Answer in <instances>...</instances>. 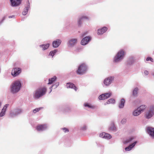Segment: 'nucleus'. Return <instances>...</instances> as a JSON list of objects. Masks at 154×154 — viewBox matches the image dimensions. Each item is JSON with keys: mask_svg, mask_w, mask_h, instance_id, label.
I'll return each mask as SVG.
<instances>
[{"mask_svg": "<svg viewBox=\"0 0 154 154\" xmlns=\"http://www.w3.org/2000/svg\"><path fill=\"white\" fill-rule=\"evenodd\" d=\"M21 87V84L20 81H15L11 85V91L13 94H16L19 91Z\"/></svg>", "mask_w": 154, "mask_h": 154, "instance_id": "f257e3e1", "label": "nucleus"}, {"mask_svg": "<svg viewBox=\"0 0 154 154\" xmlns=\"http://www.w3.org/2000/svg\"><path fill=\"white\" fill-rule=\"evenodd\" d=\"M125 52L122 50H120L117 53L114 57L113 62L116 63H118L121 62L124 58Z\"/></svg>", "mask_w": 154, "mask_h": 154, "instance_id": "f03ea898", "label": "nucleus"}, {"mask_svg": "<svg viewBox=\"0 0 154 154\" xmlns=\"http://www.w3.org/2000/svg\"><path fill=\"white\" fill-rule=\"evenodd\" d=\"M47 89L45 88H42L37 90L34 95V98L37 99L45 94Z\"/></svg>", "mask_w": 154, "mask_h": 154, "instance_id": "7ed1b4c3", "label": "nucleus"}, {"mask_svg": "<svg viewBox=\"0 0 154 154\" xmlns=\"http://www.w3.org/2000/svg\"><path fill=\"white\" fill-rule=\"evenodd\" d=\"M154 116V105H152L149 106L148 109L145 112V117L149 119L151 118Z\"/></svg>", "mask_w": 154, "mask_h": 154, "instance_id": "20e7f679", "label": "nucleus"}, {"mask_svg": "<svg viewBox=\"0 0 154 154\" xmlns=\"http://www.w3.org/2000/svg\"><path fill=\"white\" fill-rule=\"evenodd\" d=\"M87 70V65L85 63H83L80 65L79 66L76 72L78 74L82 75L85 73Z\"/></svg>", "mask_w": 154, "mask_h": 154, "instance_id": "39448f33", "label": "nucleus"}, {"mask_svg": "<svg viewBox=\"0 0 154 154\" xmlns=\"http://www.w3.org/2000/svg\"><path fill=\"white\" fill-rule=\"evenodd\" d=\"M23 112V110L20 108H16L11 111L10 114V116L12 118H13L21 114Z\"/></svg>", "mask_w": 154, "mask_h": 154, "instance_id": "423d86ee", "label": "nucleus"}, {"mask_svg": "<svg viewBox=\"0 0 154 154\" xmlns=\"http://www.w3.org/2000/svg\"><path fill=\"white\" fill-rule=\"evenodd\" d=\"M114 76H110L106 78L104 80V84L106 86H109L114 81Z\"/></svg>", "mask_w": 154, "mask_h": 154, "instance_id": "0eeeda50", "label": "nucleus"}, {"mask_svg": "<svg viewBox=\"0 0 154 154\" xmlns=\"http://www.w3.org/2000/svg\"><path fill=\"white\" fill-rule=\"evenodd\" d=\"M21 69L19 67L13 68L11 72V75L14 77H16L19 75L21 72Z\"/></svg>", "mask_w": 154, "mask_h": 154, "instance_id": "6e6552de", "label": "nucleus"}, {"mask_svg": "<svg viewBox=\"0 0 154 154\" xmlns=\"http://www.w3.org/2000/svg\"><path fill=\"white\" fill-rule=\"evenodd\" d=\"M77 42V39L76 38H72L70 39L67 42V45L69 47H74Z\"/></svg>", "mask_w": 154, "mask_h": 154, "instance_id": "1a4fd4ad", "label": "nucleus"}, {"mask_svg": "<svg viewBox=\"0 0 154 154\" xmlns=\"http://www.w3.org/2000/svg\"><path fill=\"white\" fill-rule=\"evenodd\" d=\"M112 95L110 92L102 94L100 95L98 98L100 100H104L109 97Z\"/></svg>", "mask_w": 154, "mask_h": 154, "instance_id": "9d476101", "label": "nucleus"}, {"mask_svg": "<svg viewBox=\"0 0 154 154\" xmlns=\"http://www.w3.org/2000/svg\"><path fill=\"white\" fill-rule=\"evenodd\" d=\"M48 127L47 124L40 125L37 126L36 129L38 131H42L46 130Z\"/></svg>", "mask_w": 154, "mask_h": 154, "instance_id": "9b49d317", "label": "nucleus"}, {"mask_svg": "<svg viewBox=\"0 0 154 154\" xmlns=\"http://www.w3.org/2000/svg\"><path fill=\"white\" fill-rule=\"evenodd\" d=\"M11 6L16 7L19 6L21 3V0H10Z\"/></svg>", "mask_w": 154, "mask_h": 154, "instance_id": "f8f14e48", "label": "nucleus"}, {"mask_svg": "<svg viewBox=\"0 0 154 154\" xmlns=\"http://www.w3.org/2000/svg\"><path fill=\"white\" fill-rule=\"evenodd\" d=\"M30 8V4L29 1H27L26 4L25 5V8L24 9L22 13V14L23 15H26L28 12V10Z\"/></svg>", "mask_w": 154, "mask_h": 154, "instance_id": "ddd939ff", "label": "nucleus"}, {"mask_svg": "<svg viewBox=\"0 0 154 154\" xmlns=\"http://www.w3.org/2000/svg\"><path fill=\"white\" fill-rule=\"evenodd\" d=\"M91 40L90 37L86 36L83 38L81 41V44L85 45L87 44L88 42Z\"/></svg>", "mask_w": 154, "mask_h": 154, "instance_id": "4468645a", "label": "nucleus"}, {"mask_svg": "<svg viewBox=\"0 0 154 154\" xmlns=\"http://www.w3.org/2000/svg\"><path fill=\"white\" fill-rule=\"evenodd\" d=\"M146 131L150 136L154 138V128L148 127L147 128Z\"/></svg>", "mask_w": 154, "mask_h": 154, "instance_id": "2eb2a0df", "label": "nucleus"}, {"mask_svg": "<svg viewBox=\"0 0 154 154\" xmlns=\"http://www.w3.org/2000/svg\"><path fill=\"white\" fill-rule=\"evenodd\" d=\"M61 41L60 39H57L54 41L52 42V46L54 48H57L60 45Z\"/></svg>", "mask_w": 154, "mask_h": 154, "instance_id": "dca6fc26", "label": "nucleus"}, {"mask_svg": "<svg viewBox=\"0 0 154 154\" xmlns=\"http://www.w3.org/2000/svg\"><path fill=\"white\" fill-rule=\"evenodd\" d=\"M8 105V104H6L4 106L0 112V117H2L5 115L7 109Z\"/></svg>", "mask_w": 154, "mask_h": 154, "instance_id": "f3484780", "label": "nucleus"}, {"mask_svg": "<svg viewBox=\"0 0 154 154\" xmlns=\"http://www.w3.org/2000/svg\"><path fill=\"white\" fill-rule=\"evenodd\" d=\"M107 30V28L106 27H103L102 28L99 29L97 30V33L98 35L103 34Z\"/></svg>", "mask_w": 154, "mask_h": 154, "instance_id": "a211bd4d", "label": "nucleus"}, {"mask_svg": "<svg viewBox=\"0 0 154 154\" xmlns=\"http://www.w3.org/2000/svg\"><path fill=\"white\" fill-rule=\"evenodd\" d=\"M66 86L67 88H71L74 89L76 91L77 89V88L73 83L69 82L67 83L66 85Z\"/></svg>", "mask_w": 154, "mask_h": 154, "instance_id": "6ab92c4d", "label": "nucleus"}, {"mask_svg": "<svg viewBox=\"0 0 154 154\" xmlns=\"http://www.w3.org/2000/svg\"><path fill=\"white\" fill-rule=\"evenodd\" d=\"M59 85V82H57L54 83L52 85H51L49 88L50 91L49 93H50L52 91L53 88L54 89L56 88Z\"/></svg>", "mask_w": 154, "mask_h": 154, "instance_id": "aec40b11", "label": "nucleus"}, {"mask_svg": "<svg viewBox=\"0 0 154 154\" xmlns=\"http://www.w3.org/2000/svg\"><path fill=\"white\" fill-rule=\"evenodd\" d=\"M137 143V142L136 141L134 142L131 144L129 146L126 147L125 148V150L126 151H129L131 150L132 148Z\"/></svg>", "mask_w": 154, "mask_h": 154, "instance_id": "412c9836", "label": "nucleus"}, {"mask_svg": "<svg viewBox=\"0 0 154 154\" xmlns=\"http://www.w3.org/2000/svg\"><path fill=\"white\" fill-rule=\"evenodd\" d=\"M125 102V100L124 99L122 98L121 99L119 106V107L120 109L123 108L124 107Z\"/></svg>", "mask_w": 154, "mask_h": 154, "instance_id": "4be33fe9", "label": "nucleus"}, {"mask_svg": "<svg viewBox=\"0 0 154 154\" xmlns=\"http://www.w3.org/2000/svg\"><path fill=\"white\" fill-rule=\"evenodd\" d=\"M57 78L55 76H54L53 77L49 79L48 81L49 82L48 83V85L52 84L56 81L57 80Z\"/></svg>", "mask_w": 154, "mask_h": 154, "instance_id": "5701e85b", "label": "nucleus"}, {"mask_svg": "<svg viewBox=\"0 0 154 154\" xmlns=\"http://www.w3.org/2000/svg\"><path fill=\"white\" fill-rule=\"evenodd\" d=\"M135 138L134 137H131L128 138L123 141V143L125 144L129 143L131 142Z\"/></svg>", "mask_w": 154, "mask_h": 154, "instance_id": "b1692460", "label": "nucleus"}, {"mask_svg": "<svg viewBox=\"0 0 154 154\" xmlns=\"http://www.w3.org/2000/svg\"><path fill=\"white\" fill-rule=\"evenodd\" d=\"M84 106L87 107L89 108L94 109L95 108V106L88 103H85L84 104Z\"/></svg>", "mask_w": 154, "mask_h": 154, "instance_id": "393cba45", "label": "nucleus"}, {"mask_svg": "<svg viewBox=\"0 0 154 154\" xmlns=\"http://www.w3.org/2000/svg\"><path fill=\"white\" fill-rule=\"evenodd\" d=\"M141 112L137 108L134 110L132 112V115L134 116H137L141 114Z\"/></svg>", "mask_w": 154, "mask_h": 154, "instance_id": "a878e982", "label": "nucleus"}, {"mask_svg": "<svg viewBox=\"0 0 154 154\" xmlns=\"http://www.w3.org/2000/svg\"><path fill=\"white\" fill-rule=\"evenodd\" d=\"M146 106L145 105H141L140 106L137 108V109L139 110L141 113L143 112L144 110L146 109Z\"/></svg>", "mask_w": 154, "mask_h": 154, "instance_id": "bb28decb", "label": "nucleus"}, {"mask_svg": "<svg viewBox=\"0 0 154 154\" xmlns=\"http://www.w3.org/2000/svg\"><path fill=\"white\" fill-rule=\"evenodd\" d=\"M49 44L48 43L45 45L43 44L39 45V47L40 48H42L43 50H45L49 48Z\"/></svg>", "mask_w": 154, "mask_h": 154, "instance_id": "cd10ccee", "label": "nucleus"}, {"mask_svg": "<svg viewBox=\"0 0 154 154\" xmlns=\"http://www.w3.org/2000/svg\"><path fill=\"white\" fill-rule=\"evenodd\" d=\"M139 89L138 88H135L133 91L132 95L133 96L135 97H136L137 96L138 91Z\"/></svg>", "mask_w": 154, "mask_h": 154, "instance_id": "c85d7f7f", "label": "nucleus"}, {"mask_svg": "<svg viewBox=\"0 0 154 154\" xmlns=\"http://www.w3.org/2000/svg\"><path fill=\"white\" fill-rule=\"evenodd\" d=\"M57 51L58 50L57 49H54V50L51 51L49 53V56H51L53 57Z\"/></svg>", "mask_w": 154, "mask_h": 154, "instance_id": "c756f323", "label": "nucleus"}, {"mask_svg": "<svg viewBox=\"0 0 154 154\" xmlns=\"http://www.w3.org/2000/svg\"><path fill=\"white\" fill-rule=\"evenodd\" d=\"M115 100L113 99H109L107 101L104 103L105 105H106L107 104H109L110 103H115Z\"/></svg>", "mask_w": 154, "mask_h": 154, "instance_id": "7c9ffc66", "label": "nucleus"}, {"mask_svg": "<svg viewBox=\"0 0 154 154\" xmlns=\"http://www.w3.org/2000/svg\"><path fill=\"white\" fill-rule=\"evenodd\" d=\"M109 129L111 130L116 131V127L115 126L114 123H112L111 124Z\"/></svg>", "mask_w": 154, "mask_h": 154, "instance_id": "2f4dec72", "label": "nucleus"}, {"mask_svg": "<svg viewBox=\"0 0 154 154\" xmlns=\"http://www.w3.org/2000/svg\"><path fill=\"white\" fill-rule=\"evenodd\" d=\"M105 135H104V138L107 139H109L112 137L109 134L105 133Z\"/></svg>", "mask_w": 154, "mask_h": 154, "instance_id": "473e14b6", "label": "nucleus"}, {"mask_svg": "<svg viewBox=\"0 0 154 154\" xmlns=\"http://www.w3.org/2000/svg\"><path fill=\"white\" fill-rule=\"evenodd\" d=\"M42 107H40L39 108H36L33 110V112L34 113H35L37 112H38L39 110H40L41 109H42Z\"/></svg>", "mask_w": 154, "mask_h": 154, "instance_id": "72a5a7b5", "label": "nucleus"}, {"mask_svg": "<svg viewBox=\"0 0 154 154\" xmlns=\"http://www.w3.org/2000/svg\"><path fill=\"white\" fill-rule=\"evenodd\" d=\"M81 18H82V20L83 21L84 20H89V18L87 16H82L81 17H80Z\"/></svg>", "mask_w": 154, "mask_h": 154, "instance_id": "f704fd0d", "label": "nucleus"}, {"mask_svg": "<svg viewBox=\"0 0 154 154\" xmlns=\"http://www.w3.org/2000/svg\"><path fill=\"white\" fill-rule=\"evenodd\" d=\"M83 20L80 17L79 18L78 21V24L79 26L82 23V21Z\"/></svg>", "mask_w": 154, "mask_h": 154, "instance_id": "c9c22d12", "label": "nucleus"}, {"mask_svg": "<svg viewBox=\"0 0 154 154\" xmlns=\"http://www.w3.org/2000/svg\"><path fill=\"white\" fill-rule=\"evenodd\" d=\"M146 60L147 61H148L150 60L152 62H153V59L152 58L149 57H147L146 59Z\"/></svg>", "mask_w": 154, "mask_h": 154, "instance_id": "e433bc0d", "label": "nucleus"}, {"mask_svg": "<svg viewBox=\"0 0 154 154\" xmlns=\"http://www.w3.org/2000/svg\"><path fill=\"white\" fill-rule=\"evenodd\" d=\"M105 133H102L100 134L99 136L100 137L104 138V135H105Z\"/></svg>", "mask_w": 154, "mask_h": 154, "instance_id": "4c0bfd02", "label": "nucleus"}, {"mask_svg": "<svg viewBox=\"0 0 154 154\" xmlns=\"http://www.w3.org/2000/svg\"><path fill=\"white\" fill-rule=\"evenodd\" d=\"M87 128V127L86 125H84L81 128V129L82 130H85Z\"/></svg>", "mask_w": 154, "mask_h": 154, "instance_id": "58836bf2", "label": "nucleus"}, {"mask_svg": "<svg viewBox=\"0 0 154 154\" xmlns=\"http://www.w3.org/2000/svg\"><path fill=\"white\" fill-rule=\"evenodd\" d=\"M62 129L63 130V131L65 133L69 132V130L65 128H62Z\"/></svg>", "mask_w": 154, "mask_h": 154, "instance_id": "ea45409f", "label": "nucleus"}, {"mask_svg": "<svg viewBox=\"0 0 154 154\" xmlns=\"http://www.w3.org/2000/svg\"><path fill=\"white\" fill-rule=\"evenodd\" d=\"M126 122V119H122L121 121V122L122 124H124Z\"/></svg>", "mask_w": 154, "mask_h": 154, "instance_id": "a19ab883", "label": "nucleus"}, {"mask_svg": "<svg viewBox=\"0 0 154 154\" xmlns=\"http://www.w3.org/2000/svg\"><path fill=\"white\" fill-rule=\"evenodd\" d=\"M144 75H147L149 74V72L147 70H145L144 71Z\"/></svg>", "mask_w": 154, "mask_h": 154, "instance_id": "79ce46f5", "label": "nucleus"}, {"mask_svg": "<svg viewBox=\"0 0 154 154\" xmlns=\"http://www.w3.org/2000/svg\"><path fill=\"white\" fill-rule=\"evenodd\" d=\"M14 17V15L10 16H9L8 17L9 18H12Z\"/></svg>", "mask_w": 154, "mask_h": 154, "instance_id": "37998d69", "label": "nucleus"}, {"mask_svg": "<svg viewBox=\"0 0 154 154\" xmlns=\"http://www.w3.org/2000/svg\"><path fill=\"white\" fill-rule=\"evenodd\" d=\"M5 17H4L3 18V19L2 20V21L0 22V23H2V22H3V21L5 19Z\"/></svg>", "mask_w": 154, "mask_h": 154, "instance_id": "c03bdc74", "label": "nucleus"}, {"mask_svg": "<svg viewBox=\"0 0 154 154\" xmlns=\"http://www.w3.org/2000/svg\"><path fill=\"white\" fill-rule=\"evenodd\" d=\"M1 106H2V103L1 102H0V108L1 107Z\"/></svg>", "mask_w": 154, "mask_h": 154, "instance_id": "a18cd8bd", "label": "nucleus"}, {"mask_svg": "<svg viewBox=\"0 0 154 154\" xmlns=\"http://www.w3.org/2000/svg\"><path fill=\"white\" fill-rule=\"evenodd\" d=\"M152 75L153 76V77L154 78V72L152 73Z\"/></svg>", "mask_w": 154, "mask_h": 154, "instance_id": "49530a36", "label": "nucleus"}, {"mask_svg": "<svg viewBox=\"0 0 154 154\" xmlns=\"http://www.w3.org/2000/svg\"><path fill=\"white\" fill-rule=\"evenodd\" d=\"M133 62H131V64H132V63H133Z\"/></svg>", "mask_w": 154, "mask_h": 154, "instance_id": "de8ad7c7", "label": "nucleus"}]
</instances>
